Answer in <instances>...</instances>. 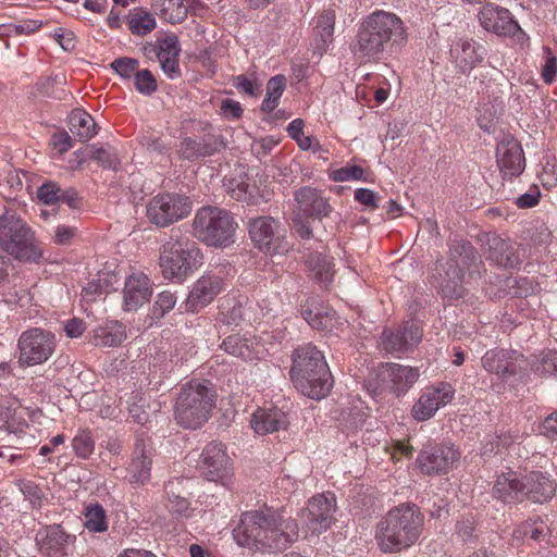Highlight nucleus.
<instances>
[{
  "instance_id": "obj_1",
  "label": "nucleus",
  "mask_w": 557,
  "mask_h": 557,
  "mask_svg": "<svg viewBox=\"0 0 557 557\" xmlns=\"http://www.w3.org/2000/svg\"><path fill=\"white\" fill-rule=\"evenodd\" d=\"M234 539L249 549L282 550L298 539V524L292 517L272 509L250 510L242 515Z\"/></svg>"
},
{
  "instance_id": "obj_2",
  "label": "nucleus",
  "mask_w": 557,
  "mask_h": 557,
  "mask_svg": "<svg viewBox=\"0 0 557 557\" xmlns=\"http://www.w3.org/2000/svg\"><path fill=\"white\" fill-rule=\"evenodd\" d=\"M424 529L420 508L404 503L389 509L377 522L375 540L384 553H397L414 545Z\"/></svg>"
},
{
  "instance_id": "obj_3",
  "label": "nucleus",
  "mask_w": 557,
  "mask_h": 557,
  "mask_svg": "<svg viewBox=\"0 0 557 557\" xmlns=\"http://www.w3.org/2000/svg\"><path fill=\"white\" fill-rule=\"evenodd\" d=\"M407 40L406 29L395 13L376 10L361 23L352 52L362 62L376 59L388 45H403Z\"/></svg>"
},
{
  "instance_id": "obj_4",
  "label": "nucleus",
  "mask_w": 557,
  "mask_h": 557,
  "mask_svg": "<svg viewBox=\"0 0 557 557\" xmlns=\"http://www.w3.org/2000/svg\"><path fill=\"white\" fill-rule=\"evenodd\" d=\"M483 262L470 243L450 247V257L440 264L433 285L448 300H458L466 294V284L481 276Z\"/></svg>"
},
{
  "instance_id": "obj_5",
  "label": "nucleus",
  "mask_w": 557,
  "mask_h": 557,
  "mask_svg": "<svg viewBox=\"0 0 557 557\" xmlns=\"http://www.w3.org/2000/svg\"><path fill=\"white\" fill-rule=\"evenodd\" d=\"M290 377L295 387L312 399L324 398L333 387V377L325 357L312 344L295 349Z\"/></svg>"
},
{
  "instance_id": "obj_6",
  "label": "nucleus",
  "mask_w": 557,
  "mask_h": 557,
  "mask_svg": "<svg viewBox=\"0 0 557 557\" xmlns=\"http://www.w3.org/2000/svg\"><path fill=\"white\" fill-rule=\"evenodd\" d=\"M202 262L203 256L199 246L187 237L171 236L160 248L161 274L173 283H184Z\"/></svg>"
},
{
  "instance_id": "obj_7",
  "label": "nucleus",
  "mask_w": 557,
  "mask_h": 557,
  "mask_svg": "<svg viewBox=\"0 0 557 557\" xmlns=\"http://www.w3.org/2000/svg\"><path fill=\"white\" fill-rule=\"evenodd\" d=\"M237 222L225 209L205 206L197 210L193 220L196 238L209 247L225 248L235 242Z\"/></svg>"
},
{
  "instance_id": "obj_8",
  "label": "nucleus",
  "mask_w": 557,
  "mask_h": 557,
  "mask_svg": "<svg viewBox=\"0 0 557 557\" xmlns=\"http://www.w3.org/2000/svg\"><path fill=\"white\" fill-rule=\"evenodd\" d=\"M215 404L214 393L199 381L182 386L175 404V420L185 429L200 428L210 416Z\"/></svg>"
},
{
  "instance_id": "obj_9",
  "label": "nucleus",
  "mask_w": 557,
  "mask_h": 557,
  "mask_svg": "<svg viewBox=\"0 0 557 557\" xmlns=\"http://www.w3.org/2000/svg\"><path fill=\"white\" fill-rule=\"evenodd\" d=\"M0 247L18 261L37 263L42 257L34 232L20 216L10 211L0 216Z\"/></svg>"
},
{
  "instance_id": "obj_10",
  "label": "nucleus",
  "mask_w": 557,
  "mask_h": 557,
  "mask_svg": "<svg viewBox=\"0 0 557 557\" xmlns=\"http://www.w3.org/2000/svg\"><path fill=\"white\" fill-rule=\"evenodd\" d=\"M193 210L191 200L184 195L165 193L152 197L146 207L148 220L158 227H166L188 216Z\"/></svg>"
},
{
  "instance_id": "obj_11",
  "label": "nucleus",
  "mask_w": 557,
  "mask_h": 557,
  "mask_svg": "<svg viewBox=\"0 0 557 557\" xmlns=\"http://www.w3.org/2000/svg\"><path fill=\"white\" fill-rule=\"evenodd\" d=\"M251 242L259 250L271 256L285 255L290 245L281 223L271 216H258L248 223Z\"/></svg>"
},
{
  "instance_id": "obj_12",
  "label": "nucleus",
  "mask_w": 557,
  "mask_h": 557,
  "mask_svg": "<svg viewBox=\"0 0 557 557\" xmlns=\"http://www.w3.org/2000/svg\"><path fill=\"white\" fill-rule=\"evenodd\" d=\"M17 347L21 364L27 367L41 364L54 352L55 336L50 331L33 327L20 335Z\"/></svg>"
},
{
  "instance_id": "obj_13",
  "label": "nucleus",
  "mask_w": 557,
  "mask_h": 557,
  "mask_svg": "<svg viewBox=\"0 0 557 557\" xmlns=\"http://www.w3.org/2000/svg\"><path fill=\"white\" fill-rule=\"evenodd\" d=\"M480 25L488 33L502 37L513 38L524 45L529 41L528 34L520 27L511 12L494 3H486L478 14Z\"/></svg>"
},
{
  "instance_id": "obj_14",
  "label": "nucleus",
  "mask_w": 557,
  "mask_h": 557,
  "mask_svg": "<svg viewBox=\"0 0 557 557\" xmlns=\"http://www.w3.org/2000/svg\"><path fill=\"white\" fill-rule=\"evenodd\" d=\"M222 271H207L198 277L183 302L186 312L196 313L209 306L225 288Z\"/></svg>"
},
{
  "instance_id": "obj_15",
  "label": "nucleus",
  "mask_w": 557,
  "mask_h": 557,
  "mask_svg": "<svg viewBox=\"0 0 557 557\" xmlns=\"http://www.w3.org/2000/svg\"><path fill=\"white\" fill-rule=\"evenodd\" d=\"M460 453L453 444H438L424 447L418 455L417 462L426 475L445 474L459 461Z\"/></svg>"
},
{
  "instance_id": "obj_16",
  "label": "nucleus",
  "mask_w": 557,
  "mask_h": 557,
  "mask_svg": "<svg viewBox=\"0 0 557 557\" xmlns=\"http://www.w3.org/2000/svg\"><path fill=\"white\" fill-rule=\"evenodd\" d=\"M455 388L448 382H440L436 385L422 389L419 399L412 407V417L417 421H426L435 416L443 407L453 401Z\"/></svg>"
},
{
  "instance_id": "obj_17",
  "label": "nucleus",
  "mask_w": 557,
  "mask_h": 557,
  "mask_svg": "<svg viewBox=\"0 0 557 557\" xmlns=\"http://www.w3.org/2000/svg\"><path fill=\"white\" fill-rule=\"evenodd\" d=\"M35 541L42 556L66 557L74 547L76 535L53 523L40 528L36 532Z\"/></svg>"
},
{
  "instance_id": "obj_18",
  "label": "nucleus",
  "mask_w": 557,
  "mask_h": 557,
  "mask_svg": "<svg viewBox=\"0 0 557 557\" xmlns=\"http://www.w3.org/2000/svg\"><path fill=\"white\" fill-rule=\"evenodd\" d=\"M485 57V48L473 38L459 37L450 44L449 61L460 74L469 75Z\"/></svg>"
},
{
  "instance_id": "obj_19",
  "label": "nucleus",
  "mask_w": 557,
  "mask_h": 557,
  "mask_svg": "<svg viewBox=\"0 0 557 557\" xmlns=\"http://www.w3.org/2000/svg\"><path fill=\"white\" fill-rule=\"evenodd\" d=\"M336 499L332 493H323L309 499L302 512V520L307 528L314 533L326 531L334 520Z\"/></svg>"
},
{
  "instance_id": "obj_20",
  "label": "nucleus",
  "mask_w": 557,
  "mask_h": 557,
  "mask_svg": "<svg viewBox=\"0 0 557 557\" xmlns=\"http://www.w3.org/2000/svg\"><path fill=\"white\" fill-rule=\"evenodd\" d=\"M422 337L418 322L408 321L397 330H384L381 336L382 348L392 355L405 354L416 347Z\"/></svg>"
},
{
  "instance_id": "obj_21",
  "label": "nucleus",
  "mask_w": 557,
  "mask_h": 557,
  "mask_svg": "<svg viewBox=\"0 0 557 557\" xmlns=\"http://www.w3.org/2000/svg\"><path fill=\"white\" fill-rule=\"evenodd\" d=\"M496 162L505 180H512L522 174L525 168L523 149L512 137L503 138L496 147Z\"/></svg>"
},
{
  "instance_id": "obj_22",
  "label": "nucleus",
  "mask_w": 557,
  "mask_h": 557,
  "mask_svg": "<svg viewBox=\"0 0 557 557\" xmlns=\"http://www.w3.org/2000/svg\"><path fill=\"white\" fill-rule=\"evenodd\" d=\"M152 447L144 434L136 437L135 449L131 462L126 468L127 480L133 486L145 485L151 475Z\"/></svg>"
},
{
  "instance_id": "obj_23",
  "label": "nucleus",
  "mask_w": 557,
  "mask_h": 557,
  "mask_svg": "<svg viewBox=\"0 0 557 557\" xmlns=\"http://www.w3.org/2000/svg\"><path fill=\"white\" fill-rule=\"evenodd\" d=\"M152 295V285L147 274L140 271H134L125 277L122 290L124 311H137L150 300Z\"/></svg>"
},
{
  "instance_id": "obj_24",
  "label": "nucleus",
  "mask_w": 557,
  "mask_h": 557,
  "mask_svg": "<svg viewBox=\"0 0 557 557\" xmlns=\"http://www.w3.org/2000/svg\"><path fill=\"white\" fill-rule=\"evenodd\" d=\"M201 474L208 480L216 482L223 480L230 472V459L222 444H208L198 462Z\"/></svg>"
},
{
  "instance_id": "obj_25",
  "label": "nucleus",
  "mask_w": 557,
  "mask_h": 557,
  "mask_svg": "<svg viewBox=\"0 0 557 557\" xmlns=\"http://www.w3.org/2000/svg\"><path fill=\"white\" fill-rule=\"evenodd\" d=\"M297 215L322 220L330 215L332 206L321 190L305 186L295 191Z\"/></svg>"
},
{
  "instance_id": "obj_26",
  "label": "nucleus",
  "mask_w": 557,
  "mask_h": 557,
  "mask_svg": "<svg viewBox=\"0 0 557 557\" xmlns=\"http://www.w3.org/2000/svg\"><path fill=\"white\" fill-rule=\"evenodd\" d=\"M525 472L508 469L497 475L493 496L505 504H517L525 500Z\"/></svg>"
},
{
  "instance_id": "obj_27",
  "label": "nucleus",
  "mask_w": 557,
  "mask_h": 557,
  "mask_svg": "<svg viewBox=\"0 0 557 557\" xmlns=\"http://www.w3.org/2000/svg\"><path fill=\"white\" fill-rule=\"evenodd\" d=\"M521 360L522 355L517 351L491 349L482 357V366L487 372L506 377L517 372Z\"/></svg>"
},
{
  "instance_id": "obj_28",
  "label": "nucleus",
  "mask_w": 557,
  "mask_h": 557,
  "mask_svg": "<svg viewBox=\"0 0 557 557\" xmlns=\"http://www.w3.org/2000/svg\"><path fill=\"white\" fill-rule=\"evenodd\" d=\"M524 485L525 499L540 504L552 499L557 487L556 481L542 471L525 472Z\"/></svg>"
},
{
  "instance_id": "obj_29",
  "label": "nucleus",
  "mask_w": 557,
  "mask_h": 557,
  "mask_svg": "<svg viewBox=\"0 0 557 557\" xmlns=\"http://www.w3.org/2000/svg\"><path fill=\"white\" fill-rule=\"evenodd\" d=\"M289 424L287 414L277 407L258 408L251 416V429L258 435L285 430Z\"/></svg>"
},
{
  "instance_id": "obj_30",
  "label": "nucleus",
  "mask_w": 557,
  "mask_h": 557,
  "mask_svg": "<svg viewBox=\"0 0 557 557\" xmlns=\"http://www.w3.org/2000/svg\"><path fill=\"white\" fill-rule=\"evenodd\" d=\"M180 51L178 38L175 35L165 36L156 42L154 52L162 71L170 79L177 78L181 74L178 65Z\"/></svg>"
},
{
  "instance_id": "obj_31",
  "label": "nucleus",
  "mask_w": 557,
  "mask_h": 557,
  "mask_svg": "<svg viewBox=\"0 0 557 557\" xmlns=\"http://www.w3.org/2000/svg\"><path fill=\"white\" fill-rule=\"evenodd\" d=\"M221 348L225 352L245 361L258 360L263 356V346L256 338L239 334L226 337L221 344Z\"/></svg>"
},
{
  "instance_id": "obj_32",
  "label": "nucleus",
  "mask_w": 557,
  "mask_h": 557,
  "mask_svg": "<svg viewBox=\"0 0 557 557\" xmlns=\"http://www.w3.org/2000/svg\"><path fill=\"white\" fill-rule=\"evenodd\" d=\"M383 374L386 375L393 389L398 394L407 392L420 376L418 368L394 362L385 364Z\"/></svg>"
},
{
  "instance_id": "obj_33",
  "label": "nucleus",
  "mask_w": 557,
  "mask_h": 557,
  "mask_svg": "<svg viewBox=\"0 0 557 557\" xmlns=\"http://www.w3.org/2000/svg\"><path fill=\"white\" fill-rule=\"evenodd\" d=\"M335 20V12L332 10L323 11L315 17L313 27L314 49L320 54H323L333 42Z\"/></svg>"
},
{
  "instance_id": "obj_34",
  "label": "nucleus",
  "mask_w": 557,
  "mask_h": 557,
  "mask_svg": "<svg viewBox=\"0 0 557 557\" xmlns=\"http://www.w3.org/2000/svg\"><path fill=\"white\" fill-rule=\"evenodd\" d=\"M486 259L502 268H515L519 264L512 244L498 236L488 239Z\"/></svg>"
},
{
  "instance_id": "obj_35",
  "label": "nucleus",
  "mask_w": 557,
  "mask_h": 557,
  "mask_svg": "<svg viewBox=\"0 0 557 557\" xmlns=\"http://www.w3.org/2000/svg\"><path fill=\"white\" fill-rule=\"evenodd\" d=\"M125 338V326L119 321H108L94 330V343L96 346H117Z\"/></svg>"
},
{
  "instance_id": "obj_36",
  "label": "nucleus",
  "mask_w": 557,
  "mask_h": 557,
  "mask_svg": "<svg viewBox=\"0 0 557 557\" xmlns=\"http://www.w3.org/2000/svg\"><path fill=\"white\" fill-rule=\"evenodd\" d=\"M0 429L8 432L9 435H13L15 437L14 444L16 448H25L29 447L34 444V436L28 434L29 425L25 420L16 419L12 417L11 419L4 420L0 418Z\"/></svg>"
},
{
  "instance_id": "obj_37",
  "label": "nucleus",
  "mask_w": 557,
  "mask_h": 557,
  "mask_svg": "<svg viewBox=\"0 0 557 557\" xmlns=\"http://www.w3.org/2000/svg\"><path fill=\"white\" fill-rule=\"evenodd\" d=\"M70 131L73 135L77 136L81 141H87L97 134L96 123L92 116L82 110L72 112L70 116Z\"/></svg>"
},
{
  "instance_id": "obj_38",
  "label": "nucleus",
  "mask_w": 557,
  "mask_h": 557,
  "mask_svg": "<svg viewBox=\"0 0 557 557\" xmlns=\"http://www.w3.org/2000/svg\"><path fill=\"white\" fill-rule=\"evenodd\" d=\"M153 5L160 17L171 24L183 22L188 13L183 0H154Z\"/></svg>"
},
{
  "instance_id": "obj_39",
  "label": "nucleus",
  "mask_w": 557,
  "mask_h": 557,
  "mask_svg": "<svg viewBox=\"0 0 557 557\" xmlns=\"http://www.w3.org/2000/svg\"><path fill=\"white\" fill-rule=\"evenodd\" d=\"M216 151L215 145L208 139L185 138L180 146V154L186 160L212 156Z\"/></svg>"
},
{
  "instance_id": "obj_40",
  "label": "nucleus",
  "mask_w": 557,
  "mask_h": 557,
  "mask_svg": "<svg viewBox=\"0 0 557 557\" xmlns=\"http://www.w3.org/2000/svg\"><path fill=\"white\" fill-rule=\"evenodd\" d=\"M286 88V78L284 75H275L267 83V95L261 103V110L265 113L274 111Z\"/></svg>"
},
{
  "instance_id": "obj_41",
  "label": "nucleus",
  "mask_w": 557,
  "mask_h": 557,
  "mask_svg": "<svg viewBox=\"0 0 557 557\" xmlns=\"http://www.w3.org/2000/svg\"><path fill=\"white\" fill-rule=\"evenodd\" d=\"M307 267L322 284H329L333 280V262L321 253H311L307 259Z\"/></svg>"
},
{
  "instance_id": "obj_42",
  "label": "nucleus",
  "mask_w": 557,
  "mask_h": 557,
  "mask_svg": "<svg viewBox=\"0 0 557 557\" xmlns=\"http://www.w3.org/2000/svg\"><path fill=\"white\" fill-rule=\"evenodd\" d=\"M72 449L77 458L87 460L95 451V437L91 430L81 428L71 442Z\"/></svg>"
},
{
  "instance_id": "obj_43",
  "label": "nucleus",
  "mask_w": 557,
  "mask_h": 557,
  "mask_svg": "<svg viewBox=\"0 0 557 557\" xmlns=\"http://www.w3.org/2000/svg\"><path fill=\"white\" fill-rule=\"evenodd\" d=\"M84 525L89 532L101 533L107 531V515L106 510L100 504L95 503L86 506L84 510Z\"/></svg>"
},
{
  "instance_id": "obj_44",
  "label": "nucleus",
  "mask_w": 557,
  "mask_h": 557,
  "mask_svg": "<svg viewBox=\"0 0 557 557\" xmlns=\"http://www.w3.org/2000/svg\"><path fill=\"white\" fill-rule=\"evenodd\" d=\"M128 27L134 35L144 36L154 29L156 18L151 13L137 9L128 16Z\"/></svg>"
},
{
  "instance_id": "obj_45",
  "label": "nucleus",
  "mask_w": 557,
  "mask_h": 557,
  "mask_svg": "<svg viewBox=\"0 0 557 557\" xmlns=\"http://www.w3.org/2000/svg\"><path fill=\"white\" fill-rule=\"evenodd\" d=\"M244 314L243 304L234 298H227L221 302L218 320L226 325H237L244 319Z\"/></svg>"
},
{
  "instance_id": "obj_46",
  "label": "nucleus",
  "mask_w": 557,
  "mask_h": 557,
  "mask_svg": "<svg viewBox=\"0 0 557 557\" xmlns=\"http://www.w3.org/2000/svg\"><path fill=\"white\" fill-rule=\"evenodd\" d=\"M174 482L170 481L165 485L168 499L165 503V507L172 515H176L182 518H189L191 516V507L188 499L182 497L178 494H175L173 491Z\"/></svg>"
},
{
  "instance_id": "obj_47",
  "label": "nucleus",
  "mask_w": 557,
  "mask_h": 557,
  "mask_svg": "<svg viewBox=\"0 0 557 557\" xmlns=\"http://www.w3.org/2000/svg\"><path fill=\"white\" fill-rule=\"evenodd\" d=\"M515 535L517 537L521 535L541 542L550 535V530L542 520L525 521L516 530Z\"/></svg>"
},
{
  "instance_id": "obj_48",
  "label": "nucleus",
  "mask_w": 557,
  "mask_h": 557,
  "mask_svg": "<svg viewBox=\"0 0 557 557\" xmlns=\"http://www.w3.org/2000/svg\"><path fill=\"white\" fill-rule=\"evenodd\" d=\"M15 485L33 509L41 508L45 500V494L35 482L29 480H17Z\"/></svg>"
},
{
  "instance_id": "obj_49",
  "label": "nucleus",
  "mask_w": 557,
  "mask_h": 557,
  "mask_svg": "<svg viewBox=\"0 0 557 557\" xmlns=\"http://www.w3.org/2000/svg\"><path fill=\"white\" fill-rule=\"evenodd\" d=\"M304 319L312 329L331 331L335 321V311H317L306 310L302 312Z\"/></svg>"
},
{
  "instance_id": "obj_50",
  "label": "nucleus",
  "mask_w": 557,
  "mask_h": 557,
  "mask_svg": "<svg viewBox=\"0 0 557 557\" xmlns=\"http://www.w3.org/2000/svg\"><path fill=\"white\" fill-rule=\"evenodd\" d=\"M128 412L133 421L138 424H146L150 420V411L146 410V399L138 394L131 397Z\"/></svg>"
},
{
  "instance_id": "obj_51",
  "label": "nucleus",
  "mask_w": 557,
  "mask_h": 557,
  "mask_svg": "<svg viewBox=\"0 0 557 557\" xmlns=\"http://www.w3.org/2000/svg\"><path fill=\"white\" fill-rule=\"evenodd\" d=\"M177 298L170 290L161 292L157 295L152 307V313L156 318H163L176 305Z\"/></svg>"
},
{
  "instance_id": "obj_52",
  "label": "nucleus",
  "mask_w": 557,
  "mask_h": 557,
  "mask_svg": "<svg viewBox=\"0 0 557 557\" xmlns=\"http://www.w3.org/2000/svg\"><path fill=\"white\" fill-rule=\"evenodd\" d=\"M111 287L107 277H98L87 283L82 290L83 299L94 301L97 297L110 293Z\"/></svg>"
},
{
  "instance_id": "obj_53",
  "label": "nucleus",
  "mask_w": 557,
  "mask_h": 557,
  "mask_svg": "<svg viewBox=\"0 0 557 557\" xmlns=\"http://www.w3.org/2000/svg\"><path fill=\"white\" fill-rule=\"evenodd\" d=\"M534 370L537 373L557 377V350L543 352L534 364Z\"/></svg>"
},
{
  "instance_id": "obj_54",
  "label": "nucleus",
  "mask_w": 557,
  "mask_h": 557,
  "mask_svg": "<svg viewBox=\"0 0 557 557\" xmlns=\"http://www.w3.org/2000/svg\"><path fill=\"white\" fill-rule=\"evenodd\" d=\"M90 159L96 161L104 169L115 170L119 165V158L115 151L111 148H94Z\"/></svg>"
},
{
  "instance_id": "obj_55",
  "label": "nucleus",
  "mask_w": 557,
  "mask_h": 557,
  "mask_svg": "<svg viewBox=\"0 0 557 557\" xmlns=\"http://www.w3.org/2000/svg\"><path fill=\"white\" fill-rule=\"evenodd\" d=\"M42 26V21L40 20H22L14 23H11L7 26V30L9 35H32L38 32Z\"/></svg>"
},
{
  "instance_id": "obj_56",
  "label": "nucleus",
  "mask_w": 557,
  "mask_h": 557,
  "mask_svg": "<svg viewBox=\"0 0 557 557\" xmlns=\"http://www.w3.org/2000/svg\"><path fill=\"white\" fill-rule=\"evenodd\" d=\"M139 62L133 58L115 59L111 63V69L114 70L123 79H129L135 76L138 71Z\"/></svg>"
},
{
  "instance_id": "obj_57",
  "label": "nucleus",
  "mask_w": 557,
  "mask_h": 557,
  "mask_svg": "<svg viewBox=\"0 0 557 557\" xmlns=\"http://www.w3.org/2000/svg\"><path fill=\"white\" fill-rule=\"evenodd\" d=\"M135 87L143 95H150L157 89L156 79L149 70L137 71L134 76Z\"/></svg>"
},
{
  "instance_id": "obj_58",
  "label": "nucleus",
  "mask_w": 557,
  "mask_h": 557,
  "mask_svg": "<svg viewBox=\"0 0 557 557\" xmlns=\"http://www.w3.org/2000/svg\"><path fill=\"white\" fill-rule=\"evenodd\" d=\"M363 176V169L359 165H346L333 171L331 178L334 182L359 181Z\"/></svg>"
},
{
  "instance_id": "obj_59",
  "label": "nucleus",
  "mask_w": 557,
  "mask_h": 557,
  "mask_svg": "<svg viewBox=\"0 0 557 557\" xmlns=\"http://www.w3.org/2000/svg\"><path fill=\"white\" fill-rule=\"evenodd\" d=\"M228 194L237 201H250L253 197V190L245 181L233 180L228 184Z\"/></svg>"
},
{
  "instance_id": "obj_60",
  "label": "nucleus",
  "mask_w": 557,
  "mask_h": 557,
  "mask_svg": "<svg viewBox=\"0 0 557 557\" xmlns=\"http://www.w3.org/2000/svg\"><path fill=\"white\" fill-rule=\"evenodd\" d=\"M60 190V186H58L55 183L48 182L38 188L37 195L44 203L53 205L59 202Z\"/></svg>"
},
{
  "instance_id": "obj_61",
  "label": "nucleus",
  "mask_w": 557,
  "mask_h": 557,
  "mask_svg": "<svg viewBox=\"0 0 557 557\" xmlns=\"http://www.w3.org/2000/svg\"><path fill=\"white\" fill-rule=\"evenodd\" d=\"M546 53L545 63L542 70V76L546 84H552L557 74V58L553 54L549 48L545 47Z\"/></svg>"
},
{
  "instance_id": "obj_62",
  "label": "nucleus",
  "mask_w": 557,
  "mask_h": 557,
  "mask_svg": "<svg viewBox=\"0 0 557 557\" xmlns=\"http://www.w3.org/2000/svg\"><path fill=\"white\" fill-rule=\"evenodd\" d=\"M541 198L540 188L536 185H533L529 188V190L522 195H520L515 203L522 209L533 208L535 207Z\"/></svg>"
},
{
  "instance_id": "obj_63",
  "label": "nucleus",
  "mask_w": 557,
  "mask_h": 557,
  "mask_svg": "<svg viewBox=\"0 0 557 557\" xmlns=\"http://www.w3.org/2000/svg\"><path fill=\"white\" fill-rule=\"evenodd\" d=\"M456 534L463 542H471L473 539H475L476 535L474 520L472 518H465L458 521L456 524Z\"/></svg>"
},
{
  "instance_id": "obj_64",
  "label": "nucleus",
  "mask_w": 557,
  "mask_h": 557,
  "mask_svg": "<svg viewBox=\"0 0 557 557\" xmlns=\"http://www.w3.org/2000/svg\"><path fill=\"white\" fill-rule=\"evenodd\" d=\"M52 37L64 50H72L75 47V36L71 30L63 27L55 28Z\"/></svg>"
}]
</instances>
